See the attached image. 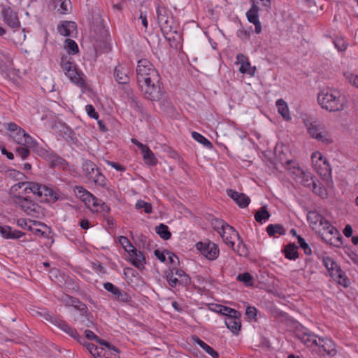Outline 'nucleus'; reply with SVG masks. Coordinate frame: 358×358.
<instances>
[{
    "instance_id": "obj_1",
    "label": "nucleus",
    "mask_w": 358,
    "mask_h": 358,
    "mask_svg": "<svg viewBox=\"0 0 358 358\" xmlns=\"http://www.w3.org/2000/svg\"><path fill=\"white\" fill-rule=\"evenodd\" d=\"M307 220L313 229H319L322 240L327 243L337 248L342 245L343 237L340 232L322 215L310 211Z\"/></svg>"
},
{
    "instance_id": "obj_2",
    "label": "nucleus",
    "mask_w": 358,
    "mask_h": 358,
    "mask_svg": "<svg viewBox=\"0 0 358 358\" xmlns=\"http://www.w3.org/2000/svg\"><path fill=\"white\" fill-rule=\"evenodd\" d=\"M317 101L322 109L330 113L341 112L348 106V99L340 91L325 88L317 94Z\"/></svg>"
},
{
    "instance_id": "obj_3",
    "label": "nucleus",
    "mask_w": 358,
    "mask_h": 358,
    "mask_svg": "<svg viewBox=\"0 0 358 358\" xmlns=\"http://www.w3.org/2000/svg\"><path fill=\"white\" fill-rule=\"evenodd\" d=\"M136 79L138 85L147 81L157 83L160 80V76L152 64L145 59H140L136 67Z\"/></svg>"
},
{
    "instance_id": "obj_4",
    "label": "nucleus",
    "mask_w": 358,
    "mask_h": 358,
    "mask_svg": "<svg viewBox=\"0 0 358 358\" xmlns=\"http://www.w3.org/2000/svg\"><path fill=\"white\" fill-rule=\"evenodd\" d=\"M25 185H27V187L24 190L25 193L29 190L30 192L36 194L39 197L44 196L45 200L52 202H55L59 199L57 193L53 189L37 182H19L18 184L15 185L13 188H15V189L17 190V187L21 188Z\"/></svg>"
},
{
    "instance_id": "obj_5",
    "label": "nucleus",
    "mask_w": 358,
    "mask_h": 358,
    "mask_svg": "<svg viewBox=\"0 0 358 358\" xmlns=\"http://www.w3.org/2000/svg\"><path fill=\"white\" fill-rule=\"evenodd\" d=\"M7 129L10 132V136L19 145L26 147H35L36 142L25 131L15 122L6 124Z\"/></svg>"
},
{
    "instance_id": "obj_6",
    "label": "nucleus",
    "mask_w": 358,
    "mask_h": 358,
    "mask_svg": "<svg viewBox=\"0 0 358 358\" xmlns=\"http://www.w3.org/2000/svg\"><path fill=\"white\" fill-rule=\"evenodd\" d=\"M138 86L147 99L156 101H159L162 98L163 91L161 87L160 80H157V83L147 81L146 83L140 84Z\"/></svg>"
},
{
    "instance_id": "obj_7",
    "label": "nucleus",
    "mask_w": 358,
    "mask_h": 358,
    "mask_svg": "<svg viewBox=\"0 0 358 358\" xmlns=\"http://www.w3.org/2000/svg\"><path fill=\"white\" fill-rule=\"evenodd\" d=\"M323 263L329 272L330 275L338 282L347 287L350 284L349 280L345 276L344 272L338 266L336 262L330 257L323 259Z\"/></svg>"
},
{
    "instance_id": "obj_8",
    "label": "nucleus",
    "mask_w": 358,
    "mask_h": 358,
    "mask_svg": "<svg viewBox=\"0 0 358 358\" xmlns=\"http://www.w3.org/2000/svg\"><path fill=\"white\" fill-rule=\"evenodd\" d=\"M13 199V202L28 215L33 216L35 213H38L40 211V206L31 200L29 196L14 194Z\"/></svg>"
},
{
    "instance_id": "obj_9",
    "label": "nucleus",
    "mask_w": 358,
    "mask_h": 358,
    "mask_svg": "<svg viewBox=\"0 0 358 358\" xmlns=\"http://www.w3.org/2000/svg\"><path fill=\"white\" fill-rule=\"evenodd\" d=\"M316 171L322 176L330 175L331 169L327 159L319 152H315L311 156Z\"/></svg>"
},
{
    "instance_id": "obj_10",
    "label": "nucleus",
    "mask_w": 358,
    "mask_h": 358,
    "mask_svg": "<svg viewBox=\"0 0 358 358\" xmlns=\"http://www.w3.org/2000/svg\"><path fill=\"white\" fill-rule=\"evenodd\" d=\"M61 65L65 72V74L70 78L72 82L80 85H84V80L80 77V75L77 71L76 66L74 63L66 60V57H62Z\"/></svg>"
},
{
    "instance_id": "obj_11",
    "label": "nucleus",
    "mask_w": 358,
    "mask_h": 358,
    "mask_svg": "<svg viewBox=\"0 0 358 358\" xmlns=\"http://www.w3.org/2000/svg\"><path fill=\"white\" fill-rule=\"evenodd\" d=\"M306 128L311 137L318 140L319 141L326 144L332 142L327 132L322 131L324 128L322 125H318L316 122H310L309 124H306Z\"/></svg>"
},
{
    "instance_id": "obj_12",
    "label": "nucleus",
    "mask_w": 358,
    "mask_h": 358,
    "mask_svg": "<svg viewBox=\"0 0 358 358\" xmlns=\"http://www.w3.org/2000/svg\"><path fill=\"white\" fill-rule=\"evenodd\" d=\"M196 247L208 259L215 260L218 257L220 250L218 246L214 243L199 242L196 244Z\"/></svg>"
},
{
    "instance_id": "obj_13",
    "label": "nucleus",
    "mask_w": 358,
    "mask_h": 358,
    "mask_svg": "<svg viewBox=\"0 0 358 358\" xmlns=\"http://www.w3.org/2000/svg\"><path fill=\"white\" fill-rule=\"evenodd\" d=\"M52 324L57 326L62 331L69 335L80 343H83L84 338L78 335L76 329L69 326L66 322L61 319H54V320H52Z\"/></svg>"
},
{
    "instance_id": "obj_14",
    "label": "nucleus",
    "mask_w": 358,
    "mask_h": 358,
    "mask_svg": "<svg viewBox=\"0 0 358 358\" xmlns=\"http://www.w3.org/2000/svg\"><path fill=\"white\" fill-rule=\"evenodd\" d=\"M223 241L231 248L234 246V240H239V234L235 230L234 227L229 225L225 226L222 231H219Z\"/></svg>"
},
{
    "instance_id": "obj_15",
    "label": "nucleus",
    "mask_w": 358,
    "mask_h": 358,
    "mask_svg": "<svg viewBox=\"0 0 358 358\" xmlns=\"http://www.w3.org/2000/svg\"><path fill=\"white\" fill-rule=\"evenodd\" d=\"M236 314H231L225 317L224 323L227 327L230 329L234 334H238L241 327V313L236 310Z\"/></svg>"
},
{
    "instance_id": "obj_16",
    "label": "nucleus",
    "mask_w": 358,
    "mask_h": 358,
    "mask_svg": "<svg viewBox=\"0 0 358 358\" xmlns=\"http://www.w3.org/2000/svg\"><path fill=\"white\" fill-rule=\"evenodd\" d=\"M1 13L4 18L5 22L8 26L13 28L20 27V22L18 19L17 15L10 7H3Z\"/></svg>"
},
{
    "instance_id": "obj_17",
    "label": "nucleus",
    "mask_w": 358,
    "mask_h": 358,
    "mask_svg": "<svg viewBox=\"0 0 358 358\" xmlns=\"http://www.w3.org/2000/svg\"><path fill=\"white\" fill-rule=\"evenodd\" d=\"M227 195L231 197L241 208L247 207L250 202V198L243 193H239L231 189H227Z\"/></svg>"
},
{
    "instance_id": "obj_18",
    "label": "nucleus",
    "mask_w": 358,
    "mask_h": 358,
    "mask_svg": "<svg viewBox=\"0 0 358 358\" xmlns=\"http://www.w3.org/2000/svg\"><path fill=\"white\" fill-rule=\"evenodd\" d=\"M318 343L320 348H322L323 350L330 357H334L337 354L336 348V344L334 341L328 338H318Z\"/></svg>"
},
{
    "instance_id": "obj_19",
    "label": "nucleus",
    "mask_w": 358,
    "mask_h": 358,
    "mask_svg": "<svg viewBox=\"0 0 358 358\" xmlns=\"http://www.w3.org/2000/svg\"><path fill=\"white\" fill-rule=\"evenodd\" d=\"M237 62L241 64L239 71L242 73H247L250 76H254L256 71V67H252L250 63L248 62V58L243 54H238L236 57Z\"/></svg>"
},
{
    "instance_id": "obj_20",
    "label": "nucleus",
    "mask_w": 358,
    "mask_h": 358,
    "mask_svg": "<svg viewBox=\"0 0 358 358\" xmlns=\"http://www.w3.org/2000/svg\"><path fill=\"white\" fill-rule=\"evenodd\" d=\"M129 261L134 266L139 269L144 268L145 259L141 252L134 248L131 252H129Z\"/></svg>"
},
{
    "instance_id": "obj_21",
    "label": "nucleus",
    "mask_w": 358,
    "mask_h": 358,
    "mask_svg": "<svg viewBox=\"0 0 358 358\" xmlns=\"http://www.w3.org/2000/svg\"><path fill=\"white\" fill-rule=\"evenodd\" d=\"M161 30L164 37L171 41V38H174V36L177 34V27L173 22V20H169V22L159 25Z\"/></svg>"
},
{
    "instance_id": "obj_22",
    "label": "nucleus",
    "mask_w": 358,
    "mask_h": 358,
    "mask_svg": "<svg viewBox=\"0 0 358 358\" xmlns=\"http://www.w3.org/2000/svg\"><path fill=\"white\" fill-rule=\"evenodd\" d=\"M77 24L73 21H64L57 27L58 32L64 36H70L76 31Z\"/></svg>"
},
{
    "instance_id": "obj_23",
    "label": "nucleus",
    "mask_w": 358,
    "mask_h": 358,
    "mask_svg": "<svg viewBox=\"0 0 358 358\" xmlns=\"http://www.w3.org/2000/svg\"><path fill=\"white\" fill-rule=\"evenodd\" d=\"M62 301L66 303V305L73 306L74 308L79 310L80 312H86L87 306L85 303H82L79 299L73 296L65 294L62 296Z\"/></svg>"
},
{
    "instance_id": "obj_24",
    "label": "nucleus",
    "mask_w": 358,
    "mask_h": 358,
    "mask_svg": "<svg viewBox=\"0 0 358 358\" xmlns=\"http://www.w3.org/2000/svg\"><path fill=\"white\" fill-rule=\"evenodd\" d=\"M114 77L115 80L120 84H126L129 83L128 69L120 65L115 67L114 70Z\"/></svg>"
},
{
    "instance_id": "obj_25",
    "label": "nucleus",
    "mask_w": 358,
    "mask_h": 358,
    "mask_svg": "<svg viewBox=\"0 0 358 358\" xmlns=\"http://www.w3.org/2000/svg\"><path fill=\"white\" fill-rule=\"evenodd\" d=\"M86 312H81L80 315L75 320L78 327L82 329L85 327H92L94 326L92 317L88 314H85Z\"/></svg>"
},
{
    "instance_id": "obj_26",
    "label": "nucleus",
    "mask_w": 358,
    "mask_h": 358,
    "mask_svg": "<svg viewBox=\"0 0 358 358\" xmlns=\"http://www.w3.org/2000/svg\"><path fill=\"white\" fill-rule=\"evenodd\" d=\"M82 169L85 176L89 180H91L92 178L94 177L96 170H99L96 165L90 160H85L83 164Z\"/></svg>"
},
{
    "instance_id": "obj_27",
    "label": "nucleus",
    "mask_w": 358,
    "mask_h": 358,
    "mask_svg": "<svg viewBox=\"0 0 358 358\" xmlns=\"http://www.w3.org/2000/svg\"><path fill=\"white\" fill-rule=\"evenodd\" d=\"M193 341L197 343L203 350H205L213 358H219V354L213 348L201 341L199 337L194 336Z\"/></svg>"
},
{
    "instance_id": "obj_28",
    "label": "nucleus",
    "mask_w": 358,
    "mask_h": 358,
    "mask_svg": "<svg viewBox=\"0 0 358 358\" xmlns=\"http://www.w3.org/2000/svg\"><path fill=\"white\" fill-rule=\"evenodd\" d=\"M276 106L278 107L279 113L282 116V117L285 120H291V116L289 114V110L287 104L283 99H278L276 101Z\"/></svg>"
},
{
    "instance_id": "obj_29",
    "label": "nucleus",
    "mask_w": 358,
    "mask_h": 358,
    "mask_svg": "<svg viewBox=\"0 0 358 358\" xmlns=\"http://www.w3.org/2000/svg\"><path fill=\"white\" fill-rule=\"evenodd\" d=\"M266 232L269 236H275L276 234H285V230L282 225L280 224H271L266 227Z\"/></svg>"
},
{
    "instance_id": "obj_30",
    "label": "nucleus",
    "mask_w": 358,
    "mask_h": 358,
    "mask_svg": "<svg viewBox=\"0 0 358 358\" xmlns=\"http://www.w3.org/2000/svg\"><path fill=\"white\" fill-rule=\"evenodd\" d=\"M283 251L285 252V257L288 259H296L299 257L297 247L294 243L288 244Z\"/></svg>"
},
{
    "instance_id": "obj_31",
    "label": "nucleus",
    "mask_w": 358,
    "mask_h": 358,
    "mask_svg": "<svg viewBox=\"0 0 358 358\" xmlns=\"http://www.w3.org/2000/svg\"><path fill=\"white\" fill-rule=\"evenodd\" d=\"M171 271H173V273L180 279V284L182 286L189 285L191 282V279L187 274L181 269L173 268Z\"/></svg>"
},
{
    "instance_id": "obj_32",
    "label": "nucleus",
    "mask_w": 358,
    "mask_h": 358,
    "mask_svg": "<svg viewBox=\"0 0 358 358\" xmlns=\"http://www.w3.org/2000/svg\"><path fill=\"white\" fill-rule=\"evenodd\" d=\"M143 154V159L145 162L151 166H155L157 163V159L155 157L152 150L147 147L144 150L142 151Z\"/></svg>"
},
{
    "instance_id": "obj_33",
    "label": "nucleus",
    "mask_w": 358,
    "mask_h": 358,
    "mask_svg": "<svg viewBox=\"0 0 358 358\" xmlns=\"http://www.w3.org/2000/svg\"><path fill=\"white\" fill-rule=\"evenodd\" d=\"M259 8L256 3H252L251 8L246 13L247 18L250 22H257V21L259 20Z\"/></svg>"
},
{
    "instance_id": "obj_34",
    "label": "nucleus",
    "mask_w": 358,
    "mask_h": 358,
    "mask_svg": "<svg viewBox=\"0 0 358 358\" xmlns=\"http://www.w3.org/2000/svg\"><path fill=\"white\" fill-rule=\"evenodd\" d=\"M55 6H59V11L62 14L68 13L71 9L70 0H54Z\"/></svg>"
},
{
    "instance_id": "obj_35",
    "label": "nucleus",
    "mask_w": 358,
    "mask_h": 358,
    "mask_svg": "<svg viewBox=\"0 0 358 358\" xmlns=\"http://www.w3.org/2000/svg\"><path fill=\"white\" fill-rule=\"evenodd\" d=\"M76 195L81 200L87 203L90 201V198H92V194L83 187H76L75 189Z\"/></svg>"
},
{
    "instance_id": "obj_36",
    "label": "nucleus",
    "mask_w": 358,
    "mask_h": 358,
    "mask_svg": "<svg viewBox=\"0 0 358 358\" xmlns=\"http://www.w3.org/2000/svg\"><path fill=\"white\" fill-rule=\"evenodd\" d=\"M270 216L271 215L265 206H262L255 215V220L259 223L268 220Z\"/></svg>"
},
{
    "instance_id": "obj_37",
    "label": "nucleus",
    "mask_w": 358,
    "mask_h": 358,
    "mask_svg": "<svg viewBox=\"0 0 358 358\" xmlns=\"http://www.w3.org/2000/svg\"><path fill=\"white\" fill-rule=\"evenodd\" d=\"M156 232L164 240H169L171 236V233L169 230V227L164 224H160L156 227Z\"/></svg>"
},
{
    "instance_id": "obj_38",
    "label": "nucleus",
    "mask_w": 358,
    "mask_h": 358,
    "mask_svg": "<svg viewBox=\"0 0 358 358\" xmlns=\"http://www.w3.org/2000/svg\"><path fill=\"white\" fill-rule=\"evenodd\" d=\"M84 345L94 358H99L102 355L103 348H99L95 345L90 343H85Z\"/></svg>"
},
{
    "instance_id": "obj_39",
    "label": "nucleus",
    "mask_w": 358,
    "mask_h": 358,
    "mask_svg": "<svg viewBox=\"0 0 358 358\" xmlns=\"http://www.w3.org/2000/svg\"><path fill=\"white\" fill-rule=\"evenodd\" d=\"M236 310H235V309H233V308L227 307V306H224L222 305H217L216 308L215 309V311L216 313H220L222 315H224V316H226V317L229 316V315L236 314Z\"/></svg>"
},
{
    "instance_id": "obj_40",
    "label": "nucleus",
    "mask_w": 358,
    "mask_h": 358,
    "mask_svg": "<svg viewBox=\"0 0 358 358\" xmlns=\"http://www.w3.org/2000/svg\"><path fill=\"white\" fill-rule=\"evenodd\" d=\"M238 243L236 247V249L234 247L232 248L238 255L242 257H246L248 254V248L245 244L243 243V240L239 238L238 240Z\"/></svg>"
},
{
    "instance_id": "obj_41",
    "label": "nucleus",
    "mask_w": 358,
    "mask_h": 358,
    "mask_svg": "<svg viewBox=\"0 0 358 358\" xmlns=\"http://www.w3.org/2000/svg\"><path fill=\"white\" fill-rule=\"evenodd\" d=\"M157 20H158V23L159 25L164 24L165 22L166 23L167 22L169 21V20L173 19L172 17L169 16L167 15V12L164 9L158 8L157 10Z\"/></svg>"
},
{
    "instance_id": "obj_42",
    "label": "nucleus",
    "mask_w": 358,
    "mask_h": 358,
    "mask_svg": "<svg viewBox=\"0 0 358 358\" xmlns=\"http://www.w3.org/2000/svg\"><path fill=\"white\" fill-rule=\"evenodd\" d=\"M90 180L93 181L95 184L102 187L106 185V179L105 176L101 173L99 169L96 170V172L94 175V177L92 178Z\"/></svg>"
},
{
    "instance_id": "obj_43",
    "label": "nucleus",
    "mask_w": 358,
    "mask_h": 358,
    "mask_svg": "<svg viewBox=\"0 0 358 358\" xmlns=\"http://www.w3.org/2000/svg\"><path fill=\"white\" fill-rule=\"evenodd\" d=\"M192 136L194 140H196L197 142L201 143L202 145H205L207 148H212L213 145L212 143L203 135L200 134L198 132L193 131L192 133Z\"/></svg>"
},
{
    "instance_id": "obj_44",
    "label": "nucleus",
    "mask_w": 358,
    "mask_h": 358,
    "mask_svg": "<svg viewBox=\"0 0 358 358\" xmlns=\"http://www.w3.org/2000/svg\"><path fill=\"white\" fill-rule=\"evenodd\" d=\"M166 280L169 285L172 287H176L177 285H182V284H180V279L174 275L173 271H170L166 274Z\"/></svg>"
},
{
    "instance_id": "obj_45",
    "label": "nucleus",
    "mask_w": 358,
    "mask_h": 358,
    "mask_svg": "<svg viewBox=\"0 0 358 358\" xmlns=\"http://www.w3.org/2000/svg\"><path fill=\"white\" fill-rule=\"evenodd\" d=\"M66 48L69 52H72L73 54H76L78 52V47L77 43L71 39L66 40Z\"/></svg>"
},
{
    "instance_id": "obj_46",
    "label": "nucleus",
    "mask_w": 358,
    "mask_h": 358,
    "mask_svg": "<svg viewBox=\"0 0 358 358\" xmlns=\"http://www.w3.org/2000/svg\"><path fill=\"white\" fill-rule=\"evenodd\" d=\"M317 336L314 334H304L303 336V341L306 345H319L318 341L317 339Z\"/></svg>"
},
{
    "instance_id": "obj_47",
    "label": "nucleus",
    "mask_w": 358,
    "mask_h": 358,
    "mask_svg": "<svg viewBox=\"0 0 358 358\" xmlns=\"http://www.w3.org/2000/svg\"><path fill=\"white\" fill-rule=\"evenodd\" d=\"M119 241L128 253L135 248L126 236H120Z\"/></svg>"
},
{
    "instance_id": "obj_48",
    "label": "nucleus",
    "mask_w": 358,
    "mask_h": 358,
    "mask_svg": "<svg viewBox=\"0 0 358 358\" xmlns=\"http://www.w3.org/2000/svg\"><path fill=\"white\" fill-rule=\"evenodd\" d=\"M136 208L137 209L143 208L145 213H150L152 210L151 203L145 202L144 201H141V200L138 201L136 202Z\"/></svg>"
},
{
    "instance_id": "obj_49",
    "label": "nucleus",
    "mask_w": 358,
    "mask_h": 358,
    "mask_svg": "<svg viewBox=\"0 0 358 358\" xmlns=\"http://www.w3.org/2000/svg\"><path fill=\"white\" fill-rule=\"evenodd\" d=\"M298 243L300 247L303 250L306 255H310L312 253L309 245L306 242L305 239L301 236H297Z\"/></svg>"
},
{
    "instance_id": "obj_50",
    "label": "nucleus",
    "mask_w": 358,
    "mask_h": 358,
    "mask_svg": "<svg viewBox=\"0 0 358 358\" xmlns=\"http://www.w3.org/2000/svg\"><path fill=\"white\" fill-rule=\"evenodd\" d=\"M212 224L213 226V228L218 232L222 231L224 230V228H225V226L229 225L224 221L219 219L213 220L212 222Z\"/></svg>"
},
{
    "instance_id": "obj_51",
    "label": "nucleus",
    "mask_w": 358,
    "mask_h": 358,
    "mask_svg": "<svg viewBox=\"0 0 358 358\" xmlns=\"http://www.w3.org/2000/svg\"><path fill=\"white\" fill-rule=\"evenodd\" d=\"M29 147H26V146H21V147H18L16 149V154L17 155L20 156L22 159H25L30 154V152L29 150Z\"/></svg>"
},
{
    "instance_id": "obj_52",
    "label": "nucleus",
    "mask_w": 358,
    "mask_h": 358,
    "mask_svg": "<svg viewBox=\"0 0 358 358\" xmlns=\"http://www.w3.org/2000/svg\"><path fill=\"white\" fill-rule=\"evenodd\" d=\"M103 287L108 292H111L115 296H116L117 294H120V289L110 282H105Z\"/></svg>"
},
{
    "instance_id": "obj_53",
    "label": "nucleus",
    "mask_w": 358,
    "mask_h": 358,
    "mask_svg": "<svg viewBox=\"0 0 358 358\" xmlns=\"http://www.w3.org/2000/svg\"><path fill=\"white\" fill-rule=\"evenodd\" d=\"M237 279L241 282H243L246 285H249L252 280V276L249 273H244L239 274L237 276Z\"/></svg>"
},
{
    "instance_id": "obj_54",
    "label": "nucleus",
    "mask_w": 358,
    "mask_h": 358,
    "mask_svg": "<svg viewBox=\"0 0 358 358\" xmlns=\"http://www.w3.org/2000/svg\"><path fill=\"white\" fill-rule=\"evenodd\" d=\"M115 298L117 299H118L119 301H121L123 302H129L131 299V296L128 293H127L125 292H121L120 290V294H117L116 295Z\"/></svg>"
},
{
    "instance_id": "obj_55",
    "label": "nucleus",
    "mask_w": 358,
    "mask_h": 358,
    "mask_svg": "<svg viewBox=\"0 0 358 358\" xmlns=\"http://www.w3.org/2000/svg\"><path fill=\"white\" fill-rule=\"evenodd\" d=\"M85 110H86L87 115L90 117H91L94 119H96V120H97L99 118V114L95 111V109L93 107V106H92L90 104L87 105L85 107Z\"/></svg>"
},
{
    "instance_id": "obj_56",
    "label": "nucleus",
    "mask_w": 358,
    "mask_h": 358,
    "mask_svg": "<svg viewBox=\"0 0 358 358\" xmlns=\"http://www.w3.org/2000/svg\"><path fill=\"white\" fill-rule=\"evenodd\" d=\"M98 343L101 345H104L106 346V348H108L109 350H113L114 352H115L117 354H119L120 353V350L114 345H111L110 343H108V341H106L101 338L99 339L98 341Z\"/></svg>"
},
{
    "instance_id": "obj_57",
    "label": "nucleus",
    "mask_w": 358,
    "mask_h": 358,
    "mask_svg": "<svg viewBox=\"0 0 358 358\" xmlns=\"http://www.w3.org/2000/svg\"><path fill=\"white\" fill-rule=\"evenodd\" d=\"M257 310L255 307L248 306L246 308L245 314L249 319H255Z\"/></svg>"
},
{
    "instance_id": "obj_58",
    "label": "nucleus",
    "mask_w": 358,
    "mask_h": 358,
    "mask_svg": "<svg viewBox=\"0 0 358 358\" xmlns=\"http://www.w3.org/2000/svg\"><path fill=\"white\" fill-rule=\"evenodd\" d=\"M88 203H92V206L95 208H99L101 203H103L101 199H99L98 198L95 197L93 194L92 195V198H90V201L87 202Z\"/></svg>"
},
{
    "instance_id": "obj_59",
    "label": "nucleus",
    "mask_w": 358,
    "mask_h": 358,
    "mask_svg": "<svg viewBox=\"0 0 358 358\" xmlns=\"http://www.w3.org/2000/svg\"><path fill=\"white\" fill-rule=\"evenodd\" d=\"M0 233L5 238H10L11 227L8 226L0 227Z\"/></svg>"
},
{
    "instance_id": "obj_60",
    "label": "nucleus",
    "mask_w": 358,
    "mask_h": 358,
    "mask_svg": "<svg viewBox=\"0 0 358 358\" xmlns=\"http://www.w3.org/2000/svg\"><path fill=\"white\" fill-rule=\"evenodd\" d=\"M85 334L87 339L95 341L98 343V341L100 338L98 337L93 331L86 329L85 331Z\"/></svg>"
},
{
    "instance_id": "obj_61",
    "label": "nucleus",
    "mask_w": 358,
    "mask_h": 358,
    "mask_svg": "<svg viewBox=\"0 0 358 358\" xmlns=\"http://www.w3.org/2000/svg\"><path fill=\"white\" fill-rule=\"evenodd\" d=\"M334 45L339 51H343L346 49V45L343 39H336L334 41Z\"/></svg>"
},
{
    "instance_id": "obj_62",
    "label": "nucleus",
    "mask_w": 358,
    "mask_h": 358,
    "mask_svg": "<svg viewBox=\"0 0 358 358\" xmlns=\"http://www.w3.org/2000/svg\"><path fill=\"white\" fill-rule=\"evenodd\" d=\"M106 163L108 165H110V166H112L113 168H114L115 169L120 171H124L126 169L124 166H122L118 163H116V162L106 161Z\"/></svg>"
},
{
    "instance_id": "obj_63",
    "label": "nucleus",
    "mask_w": 358,
    "mask_h": 358,
    "mask_svg": "<svg viewBox=\"0 0 358 358\" xmlns=\"http://www.w3.org/2000/svg\"><path fill=\"white\" fill-rule=\"evenodd\" d=\"M352 228L350 224H347L343 230V234L346 237H351L352 235Z\"/></svg>"
},
{
    "instance_id": "obj_64",
    "label": "nucleus",
    "mask_w": 358,
    "mask_h": 358,
    "mask_svg": "<svg viewBox=\"0 0 358 358\" xmlns=\"http://www.w3.org/2000/svg\"><path fill=\"white\" fill-rule=\"evenodd\" d=\"M348 79L351 84L358 87V76L351 75L350 77H348Z\"/></svg>"
}]
</instances>
